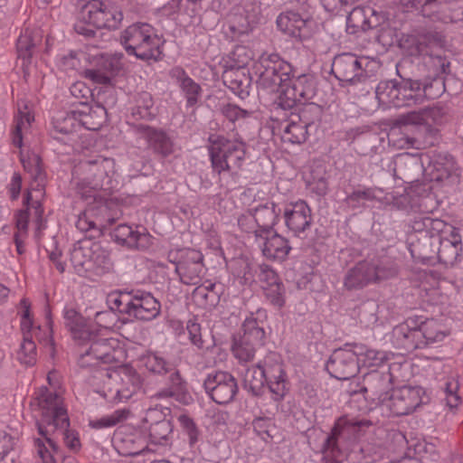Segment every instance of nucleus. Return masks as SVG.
<instances>
[{"instance_id":"nucleus-55","label":"nucleus","mask_w":463,"mask_h":463,"mask_svg":"<svg viewBox=\"0 0 463 463\" xmlns=\"http://www.w3.org/2000/svg\"><path fill=\"white\" fill-rule=\"evenodd\" d=\"M346 24L347 27H354L357 30H366L370 27L365 20L364 9L360 7L354 8L346 18Z\"/></svg>"},{"instance_id":"nucleus-28","label":"nucleus","mask_w":463,"mask_h":463,"mask_svg":"<svg viewBox=\"0 0 463 463\" xmlns=\"http://www.w3.org/2000/svg\"><path fill=\"white\" fill-rule=\"evenodd\" d=\"M440 110L436 108L424 109L419 111H411L401 115L398 123L402 126H414L422 128L426 133L432 135L434 126L440 122Z\"/></svg>"},{"instance_id":"nucleus-53","label":"nucleus","mask_w":463,"mask_h":463,"mask_svg":"<svg viewBox=\"0 0 463 463\" xmlns=\"http://www.w3.org/2000/svg\"><path fill=\"white\" fill-rule=\"evenodd\" d=\"M458 383L455 378H449L445 383L444 393L446 404L450 408H457L460 403V396L458 393Z\"/></svg>"},{"instance_id":"nucleus-1","label":"nucleus","mask_w":463,"mask_h":463,"mask_svg":"<svg viewBox=\"0 0 463 463\" xmlns=\"http://www.w3.org/2000/svg\"><path fill=\"white\" fill-rule=\"evenodd\" d=\"M64 319L73 337L83 345L79 361L80 366H95L99 363H122L126 359L127 351L119 339L107 336L109 330L117 327L118 316L115 312H98L93 325L75 309L65 308Z\"/></svg>"},{"instance_id":"nucleus-43","label":"nucleus","mask_w":463,"mask_h":463,"mask_svg":"<svg viewBox=\"0 0 463 463\" xmlns=\"http://www.w3.org/2000/svg\"><path fill=\"white\" fill-rule=\"evenodd\" d=\"M419 330H420V338L424 341L423 345L442 341L448 335L444 326L434 319L420 322Z\"/></svg>"},{"instance_id":"nucleus-3","label":"nucleus","mask_w":463,"mask_h":463,"mask_svg":"<svg viewBox=\"0 0 463 463\" xmlns=\"http://www.w3.org/2000/svg\"><path fill=\"white\" fill-rule=\"evenodd\" d=\"M32 405L41 435L34 439V449L42 463H56L58 448L52 438L56 432L63 434L64 442L70 449L76 451L80 448L78 434L68 430L69 418L59 395L43 387L35 393Z\"/></svg>"},{"instance_id":"nucleus-59","label":"nucleus","mask_w":463,"mask_h":463,"mask_svg":"<svg viewBox=\"0 0 463 463\" xmlns=\"http://www.w3.org/2000/svg\"><path fill=\"white\" fill-rule=\"evenodd\" d=\"M186 329L193 345L202 347L203 340L201 335V326L193 318L187 322Z\"/></svg>"},{"instance_id":"nucleus-22","label":"nucleus","mask_w":463,"mask_h":463,"mask_svg":"<svg viewBox=\"0 0 463 463\" xmlns=\"http://www.w3.org/2000/svg\"><path fill=\"white\" fill-rule=\"evenodd\" d=\"M182 256L184 259L180 260L175 266L180 280L187 285H197L201 282L204 274L201 252L188 249L183 252Z\"/></svg>"},{"instance_id":"nucleus-38","label":"nucleus","mask_w":463,"mask_h":463,"mask_svg":"<svg viewBox=\"0 0 463 463\" xmlns=\"http://www.w3.org/2000/svg\"><path fill=\"white\" fill-rule=\"evenodd\" d=\"M400 99L403 106H411L421 102L426 96V89L419 80H408L400 85Z\"/></svg>"},{"instance_id":"nucleus-51","label":"nucleus","mask_w":463,"mask_h":463,"mask_svg":"<svg viewBox=\"0 0 463 463\" xmlns=\"http://www.w3.org/2000/svg\"><path fill=\"white\" fill-rule=\"evenodd\" d=\"M17 359L25 365H33L35 363L36 346L33 338L24 337V341L17 352Z\"/></svg>"},{"instance_id":"nucleus-16","label":"nucleus","mask_w":463,"mask_h":463,"mask_svg":"<svg viewBox=\"0 0 463 463\" xmlns=\"http://www.w3.org/2000/svg\"><path fill=\"white\" fill-rule=\"evenodd\" d=\"M326 367L328 373L336 379L346 380L354 376L358 372V365L353 344H347L343 348L335 350Z\"/></svg>"},{"instance_id":"nucleus-48","label":"nucleus","mask_w":463,"mask_h":463,"mask_svg":"<svg viewBox=\"0 0 463 463\" xmlns=\"http://www.w3.org/2000/svg\"><path fill=\"white\" fill-rule=\"evenodd\" d=\"M307 137L306 124L290 122L284 128L283 139L292 144H301L306 141Z\"/></svg>"},{"instance_id":"nucleus-30","label":"nucleus","mask_w":463,"mask_h":463,"mask_svg":"<svg viewBox=\"0 0 463 463\" xmlns=\"http://www.w3.org/2000/svg\"><path fill=\"white\" fill-rule=\"evenodd\" d=\"M113 239L130 248L146 249L151 245V237L145 228H133L127 224L118 225L112 232Z\"/></svg>"},{"instance_id":"nucleus-27","label":"nucleus","mask_w":463,"mask_h":463,"mask_svg":"<svg viewBox=\"0 0 463 463\" xmlns=\"http://www.w3.org/2000/svg\"><path fill=\"white\" fill-rule=\"evenodd\" d=\"M160 303L152 294L137 291L133 293L128 317L139 320H152L160 313Z\"/></svg>"},{"instance_id":"nucleus-31","label":"nucleus","mask_w":463,"mask_h":463,"mask_svg":"<svg viewBox=\"0 0 463 463\" xmlns=\"http://www.w3.org/2000/svg\"><path fill=\"white\" fill-rule=\"evenodd\" d=\"M416 325L412 318H409L395 326L392 331L394 344L407 350L421 347L424 341L420 338V330Z\"/></svg>"},{"instance_id":"nucleus-32","label":"nucleus","mask_w":463,"mask_h":463,"mask_svg":"<svg viewBox=\"0 0 463 463\" xmlns=\"http://www.w3.org/2000/svg\"><path fill=\"white\" fill-rule=\"evenodd\" d=\"M162 418L163 413L157 408L148 410L146 414L145 424L151 421L147 439H149L153 444H166L168 437L173 430L170 421Z\"/></svg>"},{"instance_id":"nucleus-61","label":"nucleus","mask_w":463,"mask_h":463,"mask_svg":"<svg viewBox=\"0 0 463 463\" xmlns=\"http://www.w3.org/2000/svg\"><path fill=\"white\" fill-rule=\"evenodd\" d=\"M57 65L61 70L69 71L77 68L79 65V61L74 53L70 52L67 55L59 57L57 60Z\"/></svg>"},{"instance_id":"nucleus-20","label":"nucleus","mask_w":463,"mask_h":463,"mask_svg":"<svg viewBox=\"0 0 463 463\" xmlns=\"http://www.w3.org/2000/svg\"><path fill=\"white\" fill-rule=\"evenodd\" d=\"M283 219L286 227L298 234L309 228L312 222L311 209L303 200L289 202L284 206Z\"/></svg>"},{"instance_id":"nucleus-56","label":"nucleus","mask_w":463,"mask_h":463,"mask_svg":"<svg viewBox=\"0 0 463 463\" xmlns=\"http://www.w3.org/2000/svg\"><path fill=\"white\" fill-rule=\"evenodd\" d=\"M253 427L264 441L268 442L273 437L275 426L270 419H256L253 421Z\"/></svg>"},{"instance_id":"nucleus-10","label":"nucleus","mask_w":463,"mask_h":463,"mask_svg":"<svg viewBox=\"0 0 463 463\" xmlns=\"http://www.w3.org/2000/svg\"><path fill=\"white\" fill-rule=\"evenodd\" d=\"M266 317L263 309H258L256 313L250 314L244 320L243 334L233 338L232 351L241 363L250 361L256 349L263 345L265 332L260 324Z\"/></svg>"},{"instance_id":"nucleus-9","label":"nucleus","mask_w":463,"mask_h":463,"mask_svg":"<svg viewBox=\"0 0 463 463\" xmlns=\"http://www.w3.org/2000/svg\"><path fill=\"white\" fill-rule=\"evenodd\" d=\"M71 261L80 275L101 274L110 268L107 250L98 242L84 240L74 244Z\"/></svg>"},{"instance_id":"nucleus-12","label":"nucleus","mask_w":463,"mask_h":463,"mask_svg":"<svg viewBox=\"0 0 463 463\" xmlns=\"http://www.w3.org/2000/svg\"><path fill=\"white\" fill-rule=\"evenodd\" d=\"M425 391L420 386H402L381 396V404L394 415H406L423 402Z\"/></svg>"},{"instance_id":"nucleus-45","label":"nucleus","mask_w":463,"mask_h":463,"mask_svg":"<svg viewBox=\"0 0 463 463\" xmlns=\"http://www.w3.org/2000/svg\"><path fill=\"white\" fill-rule=\"evenodd\" d=\"M133 293L128 292H111L107 298V303L110 308L109 311L119 312L128 316V309L131 303Z\"/></svg>"},{"instance_id":"nucleus-25","label":"nucleus","mask_w":463,"mask_h":463,"mask_svg":"<svg viewBox=\"0 0 463 463\" xmlns=\"http://www.w3.org/2000/svg\"><path fill=\"white\" fill-rule=\"evenodd\" d=\"M353 346L358 372L362 369L375 372L394 356L390 352L374 349L364 344H353Z\"/></svg>"},{"instance_id":"nucleus-39","label":"nucleus","mask_w":463,"mask_h":463,"mask_svg":"<svg viewBox=\"0 0 463 463\" xmlns=\"http://www.w3.org/2000/svg\"><path fill=\"white\" fill-rule=\"evenodd\" d=\"M18 313L21 317V328L24 337H35L42 341L41 328L33 321L31 315V305L26 298H23L18 307Z\"/></svg>"},{"instance_id":"nucleus-35","label":"nucleus","mask_w":463,"mask_h":463,"mask_svg":"<svg viewBox=\"0 0 463 463\" xmlns=\"http://www.w3.org/2000/svg\"><path fill=\"white\" fill-rule=\"evenodd\" d=\"M400 95V85L393 80L381 81L376 88V98L384 108L402 107Z\"/></svg>"},{"instance_id":"nucleus-44","label":"nucleus","mask_w":463,"mask_h":463,"mask_svg":"<svg viewBox=\"0 0 463 463\" xmlns=\"http://www.w3.org/2000/svg\"><path fill=\"white\" fill-rule=\"evenodd\" d=\"M138 365L148 372L162 374L171 370V364L156 353H146L138 360Z\"/></svg>"},{"instance_id":"nucleus-17","label":"nucleus","mask_w":463,"mask_h":463,"mask_svg":"<svg viewBox=\"0 0 463 463\" xmlns=\"http://www.w3.org/2000/svg\"><path fill=\"white\" fill-rule=\"evenodd\" d=\"M393 269L376 268L367 261L360 262L347 274L345 285L349 288L364 287L369 282L380 281L395 274Z\"/></svg>"},{"instance_id":"nucleus-7","label":"nucleus","mask_w":463,"mask_h":463,"mask_svg":"<svg viewBox=\"0 0 463 463\" xmlns=\"http://www.w3.org/2000/svg\"><path fill=\"white\" fill-rule=\"evenodd\" d=\"M412 229L417 232H425L430 237L439 236V259L446 263L457 260L462 248L461 237L455 227L440 219L423 216L414 220Z\"/></svg>"},{"instance_id":"nucleus-36","label":"nucleus","mask_w":463,"mask_h":463,"mask_svg":"<svg viewBox=\"0 0 463 463\" xmlns=\"http://www.w3.org/2000/svg\"><path fill=\"white\" fill-rule=\"evenodd\" d=\"M171 76L175 79L179 87L182 89L187 99V106H194L200 99V87L191 78H189L184 70L175 68L171 71Z\"/></svg>"},{"instance_id":"nucleus-46","label":"nucleus","mask_w":463,"mask_h":463,"mask_svg":"<svg viewBox=\"0 0 463 463\" xmlns=\"http://www.w3.org/2000/svg\"><path fill=\"white\" fill-rule=\"evenodd\" d=\"M76 226L82 232H87L92 229L102 230L105 228V224L102 220L96 214L94 209L91 207H89L79 215Z\"/></svg>"},{"instance_id":"nucleus-13","label":"nucleus","mask_w":463,"mask_h":463,"mask_svg":"<svg viewBox=\"0 0 463 463\" xmlns=\"http://www.w3.org/2000/svg\"><path fill=\"white\" fill-rule=\"evenodd\" d=\"M279 209L274 203H268L256 207L253 212H249L239 218V225L247 232L267 233V230H273V225L279 218Z\"/></svg>"},{"instance_id":"nucleus-26","label":"nucleus","mask_w":463,"mask_h":463,"mask_svg":"<svg viewBox=\"0 0 463 463\" xmlns=\"http://www.w3.org/2000/svg\"><path fill=\"white\" fill-rule=\"evenodd\" d=\"M255 237L267 259L283 260L290 250L288 241L274 230H267V233L258 232Z\"/></svg>"},{"instance_id":"nucleus-29","label":"nucleus","mask_w":463,"mask_h":463,"mask_svg":"<svg viewBox=\"0 0 463 463\" xmlns=\"http://www.w3.org/2000/svg\"><path fill=\"white\" fill-rule=\"evenodd\" d=\"M114 163L111 159L104 158L101 160V162L99 165H92L90 171L91 172H99L98 175H95L94 178L91 181L89 180H82L81 182L78 183V193L83 197V198H91L93 197L94 201L97 200L96 196V191L99 189H104L108 190L110 188L109 185V180L108 176H104L103 173H101L102 170H106L109 168H111L113 166Z\"/></svg>"},{"instance_id":"nucleus-37","label":"nucleus","mask_w":463,"mask_h":463,"mask_svg":"<svg viewBox=\"0 0 463 463\" xmlns=\"http://www.w3.org/2000/svg\"><path fill=\"white\" fill-rule=\"evenodd\" d=\"M33 119L34 118L27 104L24 102L19 103L18 112L14 119L15 129L13 137V142L18 147L22 146L23 137L28 132Z\"/></svg>"},{"instance_id":"nucleus-21","label":"nucleus","mask_w":463,"mask_h":463,"mask_svg":"<svg viewBox=\"0 0 463 463\" xmlns=\"http://www.w3.org/2000/svg\"><path fill=\"white\" fill-rule=\"evenodd\" d=\"M96 68L87 69L85 77L95 83L107 84L112 76L122 68V54H97Z\"/></svg>"},{"instance_id":"nucleus-60","label":"nucleus","mask_w":463,"mask_h":463,"mask_svg":"<svg viewBox=\"0 0 463 463\" xmlns=\"http://www.w3.org/2000/svg\"><path fill=\"white\" fill-rule=\"evenodd\" d=\"M373 192L371 190H356L346 198L347 203L352 207L360 205L364 201L371 200L373 198Z\"/></svg>"},{"instance_id":"nucleus-41","label":"nucleus","mask_w":463,"mask_h":463,"mask_svg":"<svg viewBox=\"0 0 463 463\" xmlns=\"http://www.w3.org/2000/svg\"><path fill=\"white\" fill-rule=\"evenodd\" d=\"M246 389L257 395L260 392L266 378L265 365L260 364L247 368L242 375Z\"/></svg>"},{"instance_id":"nucleus-63","label":"nucleus","mask_w":463,"mask_h":463,"mask_svg":"<svg viewBox=\"0 0 463 463\" xmlns=\"http://www.w3.org/2000/svg\"><path fill=\"white\" fill-rule=\"evenodd\" d=\"M231 29L235 33H237L238 35H241V34H247L249 33L250 32L252 31L253 29V26L252 24L248 21V19L244 18L242 19V22L241 23H236V22H233L232 24H231Z\"/></svg>"},{"instance_id":"nucleus-8","label":"nucleus","mask_w":463,"mask_h":463,"mask_svg":"<svg viewBox=\"0 0 463 463\" xmlns=\"http://www.w3.org/2000/svg\"><path fill=\"white\" fill-rule=\"evenodd\" d=\"M121 43L127 52L141 60H156L161 54L162 40L155 29L145 23L128 26L121 34Z\"/></svg>"},{"instance_id":"nucleus-40","label":"nucleus","mask_w":463,"mask_h":463,"mask_svg":"<svg viewBox=\"0 0 463 463\" xmlns=\"http://www.w3.org/2000/svg\"><path fill=\"white\" fill-rule=\"evenodd\" d=\"M43 196L44 176H43V181H41V178L33 179L24 198V203L28 206L34 208L35 215L37 217V221L39 222L40 227L42 226V215L43 213L41 206V200L43 198Z\"/></svg>"},{"instance_id":"nucleus-15","label":"nucleus","mask_w":463,"mask_h":463,"mask_svg":"<svg viewBox=\"0 0 463 463\" xmlns=\"http://www.w3.org/2000/svg\"><path fill=\"white\" fill-rule=\"evenodd\" d=\"M203 385L210 397L219 404H225L232 401L238 391L235 378L231 373L222 371L209 373Z\"/></svg>"},{"instance_id":"nucleus-14","label":"nucleus","mask_w":463,"mask_h":463,"mask_svg":"<svg viewBox=\"0 0 463 463\" xmlns=\"http://www.w3.org/2000/svg\"><path fill=\"white\" fill-rule=\"evenodd\" d=\"M146 426L141 430L130 426H121L115 433L113 443L116 449L123 456H135L148 449Z\"/></svg>"},{"instance_id":"nucleus-62","label":"nucleus","mask_w":463,"mask_h":463,"mask_svg":"<svg viewBox=\"0 0 463 463\" xmlns=\"http://www.w3.org/2000/svg\"><path fill=\"white\" fill-rule=\"evenodd\" d=\"M14 445V439L5 431L0 430V458H3Z\"/></svg>"},{"instance_id":"nucleus-6","label":"nucleus","mask_w":463,"mask_h":463,"mask_svg":"<svg viewBox=\"0 0 463 463\" xmlns=\"http://www.w3.org/2000/svg\"><path fill=\"white\" fill-rule=\"evenodd\" d=\"M123 20L120 7L110 0H90L82 5L74 29L77 33L90 37L96 29H117Z\"/></svg>"},{"instance_id":"nucleus-64","label":"nucleus","mask_w":463,"mask_h":463,"mask_svg":"<svg viewBox=\"0 0 463 463\" xmlns=\"http://www.w3.org/2000/svg\"><path fill=\"white\" fill-rule=\"evenodd\" d=\"M70 90L75 98H86L90 91V89L80 81L73 83L71 86Z\"/></svg>"},{"instance_id":"nucleus-19","label":"nucleus","mask_w":463,"mask_h":463,"mask_svg":"<svg viewBox=\"0 0 463 463\" xmlns=\"http://www.w3.org/2000/svg\"><path fill=\"white\" fill-rule=\"evenodd\" d=\"M277 26L284 33L299 40L309 38L317 28L312 19L304 18L295 12L280 14L277 18Z\"/></svg>"},{"instance_id":"nucleus-47","label":"nucleus","mask_w":463,"mask_h":463,"mask_svg":"<svg viewBox=\"0 0 463 463\" xmlns=\"http://www.w3.org/2000/svg\"><path fill=\"white\" fill-rule=\"evenodd\" d=\"M129 411L127 410H118L111 414L105 415L99 419L90 420V426L93 429H106L111 428L122 420L128 419Z\"/></svg>"},{"instance_id":"nucleus-18","label":"nucleus","mask_w":463,"mask_h":463,"mask_svg":"<svg viewBox=\"0 0 463 463\" xmlns=\"http://www.w3.org/2000/svg\"><path fill=\"white\" fill-rule=\"evenodd\" d=\"M95 113L99 114L101 120L93 126L89 123V116L72 110L67 113L65 117L61 115L55 117L52 121L53 128L57 133L61 134H72L81 127L88 129H98L105 119L107 112L103 106H97Z\"/></svg>"},{"instance_id":"nucleus-57","label":"nucleus","mask_w":463,"mask_h":463,"mask_svg":"<svg viewBox=\"0 0 463 463\" xmlns=\"http://www.w3.org/2000/svg\"><path fill=\"white\" fill-rule=\"evenodd\" d=\"M170 378L171 387L168 390L162 391L158 393L162 398L178 396L184 390L183 382L178 373H173Z\"/></svg>"},{"instance_id":"nucleus-11","label":"nucleus","mask_w":463,"mask_h":463,"mask_svg":"<svg viewBox=\"0 0 463 463\" xmlns=\"http://www.w3.org/2000/svg\"><path fill=\"white\" fill-rule=\"evenodd\" d=\"M209 141L212 165L218 173L227 170L231 164L239 165L244 157V144L239 140H229L221 136L212 135Z\"/></svg>"},{"instance_id":"nucleus-50","label":"nucleus","mask_w":463,"mask_h":463,"mask_svg":"<svg viewBox=\"0 0 463 463\" xmlns=\"http://www.w3.org/2000/svg\"><path fill=\"white\" fill-rule=\"evenodd\" d=\"M253 58V52L243 45L236 46L230 56L232 63L226 65L227 68L241 69L247 66Z\"/></svg>"},{"instance_id":"nucleus-34","label":"nucleus","mask_w":463,"mask_h":463,"mask_svg":"<svg viewBox=\"0 0 463 463\" xmlns=\"http://www.w3.org/2000/svg\"><path fill=\"white\" fill-rule=\"evenodd\" d=\"M360 422L343 417L337 420L332 430L331 436L327 437L325 445V453L329 456L330 450L334 449L339 439H351L356 436Z\"/></svg>"},{"instance_id":"nucleus-49","label":"nucleus","mask_w":463,"mask_h":463,"mask_svg":"<svg viewBox=\"0 0 463 463\" xmlns=\"http://www.w3.org/2000/svg\"><path fill=\"white\" fill-rule=\"evenodd\" d=\"M21 162L25 171H27L33 179L41 178L43 181V174L40 165V157L35 152H21Z\"/></svg>"},{"instance_id":"nucleus-24","label":"nucleus","mask_w":463,"mask_h":463,"mask_svg":"<svg viewBox=\"0 0 463 463\" xmlns=\"http://www.w3.org/2000/svg\"><path fill=\"white\" fill-rule=\"evenodd\" d=\"M400 5L409 8H422L425 14L430 13L451 11L449 19L451 22L460 21L463 18V6L455 0H397Z\"/></svg>"},{"instance_id":"nucleus-54","label":"nucleus","mask_w":463,"mask_h":463,"mask_svg":"<svg viewBox=\"0 0 463 463\" xmlns=\"http://www.w3.org/2000/svg\"><path fill=\"white\" fill-rule=\"evenodd\" d=\"M33 43L30 40V34L26 31L21 34L17 41V52L18 57L23 61V64H25L32 57V49Z\"/></svg>"},{"instance_id":"nucleus-4","label":"nucleus","mask_w":463,"mask_h":463,"mask_svg":"<svg viewBox=\"0 0 463 463\" xmlns=\"http://www.w3.org/2000/svg\"><path fill=\"white\" fill-rule=\"evenodd\" d=\"M400 163L412 168L420 175L423 174L432 183V190L444 193L452 191L459 181L458 167L452 156L445 154L414 155L404 153L399 156Z\"/></svg>"},{"instance_id":"nucleus-33","label":"nucleus","mask_w":463,"mask_h":463,"mask_svg":"<svg viewBox=\"0 0 463 463\" xmlns=\"http://www.w3.org/2000/svg\"><path fill=\"white\" fill-rule=\"evenodd\" d=\"M260 279L266 298L275 307H281L285 303V289L277 273L271 269L265 268L261 270Z\"/></svg>"},{"instance_id":"nucleus-58","label":"nucleus","mask_w":463,"mask_h":463,"mask_svg":"<svg viewBox=\"0 0 463 463\" xmlns=\"http://www.w3.org/2000/svg\"><path fill=\"white\" fill-rule=\"evenodd\" d=\"M178 421L184 430L187 433L190 443L194 444L197 441L198 432L194 421L185 414H181L178 417Z\"/></svg>"},{"instance_id":"nucleus-52","label":"nucleus","mask_w":463,"mask_h":463,"mask_svg":"<svg viewBox=\"0 0 463 463\" xmlns=\"http://www.w3.org/2000/svg\"><path fill=\"white\" fill-rule=\"evenodd\" d=\"M146 135L149 143L153 145L156 150L165 155L171 152V142L164 132L148 128Z\"/></svg>"},{"instance_id":"nucleus-2","label":"nucleus","mask_w":463,"mask_h":463,"mask_svg":"<svg viewBox=\"0 0 463 463\" xmlns=\"http://www.w3.org/2000/svg\"><path fill=\"white\" fill-rule=\"evenodd\" d=\"M252 74L263 91L274 95L273 100L286 109L315 95V78L311 74L291 77L292 67L275 52H263L251 67Z\"/></svg>"},{"instance_id":"nucleus-23","label":"nucleus","mask_w":463,"mask_h":463,"mask_svg":"<svg viewBox=\"0 0 463 463\" xmlns=\"http://www.w3.org/2000/svg\"><path fill=\"white\" fill-rule=\"evenodd\" d=\"M265 372L267 383L273 398L277 401L282 400L288 393V382L282 367L275 354L269 355L265 360Z\"/></svg>"},{"instance_id":"nucleus-42","label":"nucleus","mask_w":463,"mask_h":463,"mask_svg":"<svg viewBox=\"0 0 463 463\" xmlns=\"http://www.w3.org/2000/svg\"><path fill=\"white\" fill-rule=\"evenodd\" d=\"M366 61L365 59H358L357 56L350 53L343 54L337 57L335 61V66L343 70L344 77L347 80H354L355 78H360L359 65Z\"/></svg>"},{"instance_id":"nucleus-5","label":"nucleus","mask_w":463,"mask_h":463,"mask_svg":"<svg viewBox=\"0 0 463 463\" xmlns=\"http://www.w3.org/2000/svg\"><path fill=\"white\" fill-rule=\"evenodd\" d=\"M90 384L109 402H125L140 388L141 379L131 366L122 364L96 370Z\"/></svg>"}]
</instances>
